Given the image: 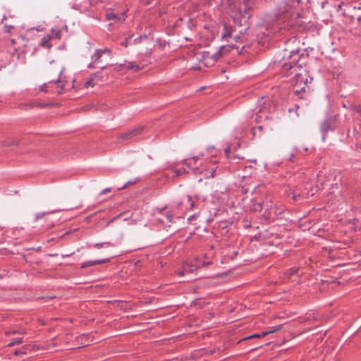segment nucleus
Listing matches in <instances>:
<instances>
[{"label": "nucleus", "instance_id": "35", "mask_svg": "<svg viewBox=\"0 0 361 361\" xmlns=\"http://www.w3.org/2000/svg\"><path fill=\"white\" fill-rule=\"evenodd\" d=\"M58 93H59V94H61V93H62V91H61V90H59V91H58Z\"/></svg>", "mask_w": 361, "mask_h": 361}, {"label": "nucleus", "instance_id": "17", "mask_svg": "<svg viewBox=\"0 0 361 361\" xmlns=\"http://www.w3.org/2000/svg\"><path fill=\"white\" fill-rule=\"evenodd\" d=\"M233 39L236 41V42H238L239 39L240 38V36L238 35V34H235L234 35L233 33Z\"/></svg>", "mask_w": 361, "mask_h": 361}, {"label": "nucleus", "instance_id": "33", "mask_svg": "<svg viewBox=\"0 0 361 361\" xmlns=\"http://www.w3.org/2000/svg\"><path fill=\"white\" fill-rule=\"evenodd\" d=\"M233 20H234L235 23H237V20H236V18L235 17L233 18Z\"/></svg>", "mask_w": 361, "mask_h": 361}, {"label": "nucleus", "instance_id": "29", "mask_svg": "<svg viewBox=\"0 0 361 361\" xmlns=\"http://www.w3.org/2000/svg\"><path fill=\"white\" fill-rule=\"evenodd\" d=\"M175 173H176V176H180V173H181V171H179V170H176V171H175Z\"/></svg>", "mask_w": 361, "mask_h": 361}, {"label": "nucleus", "instance_id": "12", "mask_svg": "<svg viewBox=\"0 0 361 361\" xmlns=\"http://www.w3.org/2000/svg\"><path fill=\"white\" fill-rule=\"evenodd\" d=\"M126 67L129 70H133L135 71H138L140 70V67L135 64L134 62H128L126 65Z\"/></svg>", "mask_w": 361, "mask_h": 361}, {"label": "nucleus", "instance_id": "15", "mask_svg": "<svg viewBox=\"0 0 361 361\" xmlns=\"http://www.w3.org/2000/svg\"><path fill=\"white\" fill-rule=\"evenodd\" d=\"M22 343V340L20 339V338H16L15 339L14 341H13L12 342H11L10 343H8V346L11 347V346H13L16 344H20Z\"/></svg>", "mask_w": 361, "mask_h": 361}, {"label": "nucleus", "instance_id": "14", "mask_svg": "<svg viewBox=\"0 0 361 361\" xmlns=\"http://www.w3.org/2000/svg\"><path fill=\"white\" fill-rule=\"evenodd\" d=\"M313 192L312 191L311 192V193H310V191H307V192H302L301 193H298V196L299 197H302L304 198H307L309 197V196L310 195H313Z\"/></svg>", "mask_w": 361, "mask_h": 361}, {"label": "nucleus", "instance_id": "22", "mask_svg": "<svg viewBox=\"0 0 361 361\" xmlns=\"http://www.w3.org/2000/svg\"><path fill=\"white\" fill-rule=\"evenodd\" d=\"M260 336H261V335H259V334H254L250 337H247V339L252 338H257V337H260Z\"/></svg>", "mask_w": 361, "mask_h": 361}, {"label": "nucleus", "instance_id": "34", "mask_svg": "<svg viewBox=\"0 0 361 361\" xmlns=\"http://www.w3.org/2000/svg\"><path fill=\"white\" fill-rule=\"evenodd\" d=\"M193 159H195V161H197L198 159V157H193Z\"/></svg>", "mask_w": 361, "mask_h": 361}, {"label": "nucleus", "instance_id": "1", "mask_svg": "<svg viewBox=\"0 0 361 361\" xmlns=\"http://www.w3.org/2000/svg\"><path fill=\"white\" fill-rule=\"evenodd\" d=\"M283 69L284 71H287L288 75H294L291 79L292 82L295 87L298 85V88L295 90V93L299 94L305 91V85L307 81L306 70L301 66H296L294 61L289 64H284Z\"/></svg>", "mask_w": 361, "mask_h": 361}, {"label": "nucleus", "instance_id": "18", "mask_svg": "<svg viewBox=\"0 0 361 361\" xmlns=\"http://www.w3.org/2000/svg\"><path fill=\"white\" fill-rule=\"evenodd\" d=\"M94 84H92V80H89V81H87L85 83V86L86 87H88L89 86H93Z\"/></svg>", "mask_w": 361, "mask_h": 361}, {"label": "nucleus", "instance_id": "32", "mask_svg": "<svg viewBox=\"0 0 361 361\" xmlns=\"http://www.w3.org/2000/svg\"><path fill=\"white\" fill-rule=\"evenodd\" d=\"M293 154H291V155H290V160L291 161H293V159H292V158H293Z\"/></svg>", "mask_w": 361, "mask_h": 361}, {"label": "nucleus", "instance_id": "28", "mask_svg": "<svg viewBox=\"0 0 361 361\" xmlns=\"http://www.w3.org/2000/svg\"><path fill=\"white\" fill-rule=\"evenodd\" d=\"M45 87H46V85H44L40 87V91H46L45 90Z\"/></svg>", "mask_w": 361, "mask_h": 361}, {"label": "nucleus", "instance_id": "31", "mask_svg": "<svg viewBox=\"0 0 361 361\" xmlns=\"http://www.w3.org/2000/svg\"><path fill=\"white\" fill-rule=\"evenodd\" d=\"M296 195H297L296 192H293V197L295 200Z\"/></svg>", "mask_w": 361, "mask_h": 361}, {"label": "nucleus", "instance_id": "24", "mask_svg": "<svg viewBox=\"0 0 361 361\" xmlns=\"http://www.w3.org/2000/svg\"><path fill=\"white\" fill-rule=\"evenodd\" d=\"M166 219H168V221H169V222H171V221H172V219H173V216H172V215H171V214H168V215L166 216Z\"/></svg>", "mask_w": 361, "mask_h": 361}, {"label": "nucleus", "instance_id": "10", "mask_svg": "<svg viewBox=\"0 0 361 361\" xmlns=\"http://www.w3.org/2000/svg\"><path fill=\"white\" fill-rule=\"evenodd\" d=\"M50 39L51 37L49 35L44 36L41 40V46L47 49L51 48Z\"/></svg>", "mask_w": 361, "mask_h": 361}, {"label": "nucleus", "instance_id": "26", "mask_svg": "<svg viewBox=\"0 0 361 361\" xmlns=\"http://www.w3.org/2000/svg\"><path fill=\"white\" fill-rule=\"evenodd\" d=\"M121 45L124 46L125 47H128V39H126L124 42L121 43Z\"/></svg>", "mask_w": 361, "mask_h": 361}, {"label": "nucleus", "instance_id": "19", "mask_svg": "<svg viewBox=\"0 0 361 361\" xmlns=\"http://www.w3.org/2000/svg\"><path fill=\"white\" fill-rule=\"evenodd\" d=\"M137 179H135V180L133 181H129L128 183H126L123 187V188H125L127 187L128 185H131V184H135L136 182H137Z\"/></svg>", "mask_w": 361, "mask_h": 361}, {"label": "nucleus", "instance_id": "7", "mask_svg": "<svg viewBox=\"0 0 361 361\" xmlns=\"http://www.w3.org/2000/svg\"><path fill=\"white\" fill-rule=\"evenodd\" d=\"M109 261V259H101V260H94V261H92V260L87 261L81 265V267L86 268L88 267L94 266L96 264H104Z\"/></svg>", "mask_w": 361, "mask_h": 361}, {"label": "nucleus", "instance_id": "36", "mask_svg": "<svg viewBox=\"0 0 361 361\" xmlns=\"http://www.w3.org/2000/svg\"><path fill=\"white\" fill-rule=\"evenodd\" d=\"M16 334V331H13V332H12V333H8V334Z\"/></svg>", "mask_w": 361, "mask_h": 361}, {"label": "nucleus", "instance_id": "9", "mask_svg": "<svg viewBox=\"0 0 361 361\" xmlns=\"http://www.w3.org/2000/svg\"><path fill=\"white\" fill-rule=\"evenodd\" d=\"M196 269H197L196 266L190 265L189 264H185L183 265V271H180L179 275L183 276L185 273H187V272L192 273Z\"/></svg>", "mask_w": 361, "mask_h": 361}, {"label": "nucleus", "instance_id": "11", "mask_svg": "<svg viewBox=\"0 0 361 361\" xmlns=\"http://www.w3.org/2000/svg\"><path fill=\"white\" fill-rule=\"evenodd\" d=\"M6 20V16H4L1 20V23L4 24V25L5 32L10 33V32H11L12 30H13L14 25L12 24H8L7 23H5L4 20Z\"/></svg>", "mask_w": 361, "mask_h": 361}, {"label": "nucleus", "instance_id": "2", "mask_svg": "<svg viewBox=\"0 0 361 361\" xmlns=\"http://www.w3.org/2000/svg\"><path fill=\"white\" fill-rule=\"evenodd\" d=\"M199 200L200 198L197 195H195L194 197L185 195L182 197L180 202H177V204L178 206H183L186 209L193 210L198 208L197 202Z\"/></svg>", "mask_w": 361, "mask_h": 361}, {"label": "nucleus", "instance_id": "5", "mask_svg": "<svg viewBox=\"0 0 361 361\" xmlns=\"http://www.w3.org/2000/svg\"><path fill=\"white\" fill-rule=\"evenodd\" d=\"M106 18L109 20H114L115 22L119 23L124 22L126 20L124 13H123L121 16H118L112 12L106 13Z\"/></svg>", "mask_w": 361, "mask_h": 361}, {"label": "nucleus", "instance_id": "13", "mask_svg": "<svg viewBox=\"0 0 361 361\" xmlns=\"http://www.w3.org/2000/svg\"><path fill=\"white\" fill-rule=\"evenodd\" d=\"M280 329H281V326H273V327L270 328V329L268 331L263 332L262 336H265L271 333L276 332Z\"/></svg>", "mask_w": 361, "mask_h": 361}, {"label": "nucleus", "instance_id": "30", "mask_svg": "<svg viewBox=\"0 0 361 361\" xmlns=\"http://www.w3.org/2000/svg\"><path fill=\"white\" fill-rule=\"evenodd\" d=\"M109 191H110V189L107 188V189L104 190L102 192V194H104L105 192H109Z\"/></svg>", "mask_w": 361, "mask_h": 361}, {"label": "nucleus", "instance_id": "3", "mask_svg": "<svg viewBox=\"0 0 361 361\" xmlns=\"http://www.w3.org/2000/svg\"><path fill=\"white\" fill-rule=\"evenodd\" d=\"M143 128L141 126L136 127L133 129L128 130L126 132L121 134L118 138L121 140H128L138 135L142 130Z\"/></svg>", "mask_w": 361, "mask_h": 361}, {"label": "nucleus", "instance_id": "27", "mask_svg": "<svg viewBox=\"0 0 361 361\" xmlns=\"http://www.w3.org/2000/svg\"><path fill=\"white\" fill-rule=\"evenodd\" d=\"M23 353L22 351H20V350H16V351L14 352V354H15L16 355H20V354H23Z\"/></svg>", "mask_w": 361, "mask_h": 361}, {"label": "nucleus", "instance_id": "4", "mask_svg": "<svg viewBox=\"0 0 361 361\" xmlns=\"http://www.w3.org/2000/svg\"><path fill=\"white\" fill-rule=\"evenodd\" d=\"M49 71L50 73H55L56 74V75L58 76L57 79L56 80L53 79L51 80L52 82H54L58 84L61 82V81L59 80V76L62 74V73L63 71V68L61 65L51 64V67L49 68Z\"/></svg>", "mask_w": 361, "mask_h": 361}, {"label": "nucleus", "instance_id": "23", "mask_svg": "<svg viewBox=\"0 0 361 361\" xmlns=\"http://www.w3.org/2000/svg\"><path fill=\"white\" fill-rule=\"evenodd\" d=\"M328 128H329V125H328V123H323L322 129H323L324 130H326Z\"/></svg>", "mask_w": 361, "mask_h": 361}, {"label": "nucleus", "instance_id": "25", "mask_svg": "<svg viewBox=\"0 0 361 361\" xmlns=\"http://www.w3.org/2000/svg\"><path fill=\"white\" fill-rule=\"evenodd\" d=\"M268 207H269V205L265 203H263V204L261 207L262 209L264 208L266 210L268 209Z\"/></svg>", "mask_w": 361, "mask_h": 361}, {"label": "nucleus", "instance_id": "21", "mask_svg": "<svg viewBox=\"0 0 361 361\" xmlns=\"http://www.w3.org/2000/svg\"><path fill=\"white\" fill-rule=\"evenodd\" d=\"M125 65L124 64H119V65H117L115 68V70L116 71H120L121 68L124 66Z\"/></svg>", "mask_w": 361, "mask_h": 361}, {"label": "nucleus", "instance_id": "20", "mask_svg": "<svg viewBox=\"0 0 361 361\" xmlns=\"http://www.w3.org/2000/svg\"><path fill=\"white\" fill-rule=\"evenodd\" d=\"M355 110L361 116V105L357 106Z\"/></svg>", "mask_w": 361, "mask_h": 361}, {"label": "nucleus", "instance_id": "6", "mask_svg": "<svg viewBox=\"0 0 361 361\" xmlns=\"http://www.w3.org/2000/svg\"><path fill=\"white\" fill-rule=\"evenodd\" d=\"M105 53H106L109 56H110V51L108 49L105 48L104 49H97L95 51L94 56H92L93 62L94 63L99 62L102 54H104Z\"/></svg>", "mask_w": 361, "mask_h": 361}, {"label": "nucleus", "instance_id": "16", "mask_svg": "<svg viewBox=\"0 0 361 361\" xmlns=\"http://www.w3.org/2000/svg\"><path fill=\"white\" fill-rule=\"evenodd\" d=\"M221 56V51L214 53L211 57L214 58V59L216 60Z\"/></svg>", "mask_w": 361, "mask_h": 361}, {"label": "nucleus", "instance_id": "8", "mask_svg": "<svg viewBox=\"0 0 361 361\" xmlns=\"http://www.w3.org/2000/svg\"><path fill=\"white\" fill-rule=\"evenodd\" d=\"M235 32V30L227 26L226 25H224V32L222 34V38L228 40V37H232L233 33Z\"/></svg>", "mask_w": 361, "mask_h": 361}, {"label": "nucleus", "instance_id": "37", "mask_svg": "<svg viewBox=\"0 0 361 361\" xmlns=\"http://www.w3.org/2000/svg\"><path fill=\"white\" fill-rule=\"evenodd\" d=\"M293 54L298 55V52H293Z\"/></svg>", "mask_w": 361, "mask_h": 361}]
</instances>
